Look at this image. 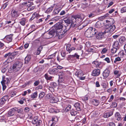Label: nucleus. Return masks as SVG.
<instances>
[{
	"label": "nucleus",
	"instance_id": "nucleus-1",
	"mask_svg": "<svg viewBox=\"0 0 126 126\" xmlns=\"http://www.w3.org/2000/svg\"><path fill=\"white\" fill-rule=\"evenodd\" d=\"M104 25L105 31L103 32V36L107 39L110 32H112L115 29V26L111 25L114 23V19L111 18H109L107 19H104Z\"/></svg>",
	"mask_w": 126,
	"mask_h": 126
},
{
	"label": "nucleus",
	"instance_id": "nucleus-2",
	"mask_svg": "<svg viewBox=\"0 0 126 126\" xmlns=\"http://www.w3.org/2000/svg\"><path fill=\"white\" fill-rule=\"evenodd\" d=\"M97 32V31L95 29L91 27L86 31L85 33V35L86 37L90 38L93 37Z\"/></svg>",
	"mask_w": 126,
	"mask_h": 126
},
{
	"label": "nucleus",
	"instance_id": "nucleus-3",
	"mask_svg": "<svg viewBox=\"0 0 126 126\" xmlns=\"http://www.w3.org/2000/svg\"><path fill=\"white\" fill-rule=\"evenodd\" d=\"M18 53L17 51H14L12 53L9 52L6 54L4 56V57L6 58L8 57V58L5 62L7 63H10L15 58V56L18 54Z\"/></svg>",
	"mask_w": 126,
	"mask_h": 126
},
{
	"label": "nucleus",
	"instance_id": "nucleus-4",
	"mask_svg": "<svg viewBox=\"0 0 126 126\" xmlns=\"http://www.w3.org/2000/svg\"><path fill=\"white\" fill-rule=\"evenodd\" d=\"M22 65V63H13L11 65L8 71L10 73L17 72L21 68Z\"/></svg>",
	"mask_w": 126,
	"mask_h": 126
},
{
	"label": "nucleus",
	"instance_id": "nucleus-5",
	"mask_svg": "<svg viewBox=\"0 0 126 126\" xmlns=\"http://www.w3.org/2000/svg\"><path fill=\"white\" fill-rule=\"evenodd\" d=\"M33 4L32 2H25L20 4V6L22 7H28V10H33L35 8V6H32Z\"/></svg>",
	"mask_w": 126,
	"mask_h": 126
},
{
	"label": "nucleus",
	"instance_id": "nucleus-6",
	"mask_svg": "<svg viewBox=\"0 0 126 126\" xmlns=\"http://www.w3.org/2000/svg\"><path fill=\"white\" fill-rule=\"evenodd\" d=\"M5 77L3 76L2 77V80L1 82V83L3 89L4 90L5 89L6 86L5 84H7L9 82V79L8 78H5Z\"/></svg>",
	"mask_w": 126,
	"mask_h": 126
},
{
	"label": "nucleus",
	"instance_id": "nucleus-7",
	"mask_svg": "<svg viewBox=\"0 0 126 126\" xmlns=\"http://www.w3.org/2000/svg\"><path fill=\"white\" fill-rule=\"evenodd\" d=\"M54 27L57 32L59 33L62 30L63 27V26L61 24L59 23H57L54 25Z\"/></svg>",
	"mask_w": 126,
	"mask_h": 126
},
{
	"label": "nucleus",
	"instance_id": "nucleus-8",
	"mask_svg": "<svg viewBox=\"0 0 126 126\" xmlns=\"http://www.w3.org/2000/svg\"><path fill=\"white\" fill-rule=\"evenodd\" d=\"M8 98V95L3 96L0 99V106H1L4 104Z\"/></svg>",
	"mask_w": 126,
	"mask_h": 126
},
{
	"label": "nucleus",
	"instance_id": "nucleus-9",
	"mask_svg": "<svg viewBox=\"0 0 126 126\" xmlns=\"http://www.w3.org/2000/svg\"><path fill=\"white\" fill-rule=\"evenodd\" d=\"M13 35V34L7 35L5 37L4 40L7 43H9L12 41Z\"/></svg>",
	"mask_w": 126,
	"mask_h": 126
},
{
	"label": "nucleus",
	"instance_id": "nucleus-10",
	"mask_svg": "<svg viewBox=\"0 0 126 126\" xmlns=\"http://www.w3.org/2000/svg\"><path fill=\"white\" fill-rule=\"evenodd\" d=\"M76 48L74 47H71V45L70 44H67L66 45V50L69 53L72 50H74Z\"/></svg>",
	"mask_w": 126,
	"mask_h": 126
},
{
	"label": "nucleus",
	"instance_id": "nucleus-11",
	"mask_svg": "<svg viewBox=\"0 0 126 126\" xmlns=\"http://www.w3.org/2000/svg\"><path fill=\"white\" fill-rule=\"evenodd\" d=\"M11 15L12 17L14 18H16L18 17L19 16L17 12L14 10H13L12 11Z\"/></svg>",
	"mask_w": 126,
	"mask_h": 126
},
{
	"label": "nucleus",
	"instance_id": "nucleus-12",
	"mask_svg": "<svg viewBox=\"0 0 126 126\" xmlns=\"http://www.w3.org/2000/svg\"><path fill=\"white\" fill-rule=\"evenodd\" d=\"M100 73V71L99 69H95L92 72V75L94 76H98Z\"/></svg>",
	"mask_w": 126,
	"mask_h": 126
},
{
	"label": "nucleus",
	"instance_id": "nucleus-13",
	"mask_svg": "<svg viewBox=\"0 0 126 126\" xmlns=\"http://www.w3.org/2000/svg\"><path fill=\"white\" fill-rule=\"evenodd\" d=\"M95 27L97 28H100L102 27V20H99L96 23L95 25Z\"/></svg>",
	"mask_w": 126,
	"mask_h": 126
},
{
	"label": "nucleus",
	"instance_id": "nucleus-14",
	"mask_svg": "<svg viewBox=\"0 0 126 126\" xmlns=\"http://www.w3.org/2000/svg\"><path fill=\"white\" fill-rule=\"evenodd\" d=\"M58 71V70L56 68L54 69H49L48 71L49 73L51 74H56Z\"/></svg>",
	"mask_w": 126,
	"mask_h": 126
},
{
	"label": "nucleus",
	"instance_id": "nucleus-15",
	"mask_svg": "<svg viewBox=\"0 0 126 126\" xmlns=\"http://www.w3.org/2000/svg\"><path fill=\"white\" fill-rule=\"evenodd\" d=\"M110 73V70L108 69H106L104 71L103 76L104 78H106L109 76Z\"/></svg>",
	"mask_w": 126,
	"mask_h": 126
},
{
	"label": "nucleus",
	"instance_id": "nucleus-16",
	"mask_svg": "<svg viewBox=\"0 0 126 126\" xmlns=\"http://www.w3.org/2000/svg\"><path fill=\"white\" fill-rule=\"evenodd\" d=\"M113 73L114 75H116V78H119L122 74L120 71L117 70L116 69L114 70Z\"/></svg>",
	"mask_w": 126,
	"mask_h": 126
},
{
	"label": "nucleus",
	"instance_id": "nucleus-17",
	"mask_svg": "<svg viewBox=\"0 0 126 126\" xmlns=\"http://www.w3.org/2000/svg\"><path fill=\"white\" fill-rule=\"evenodd\" d=\"M115 118L118 121H121L122 119L120 113L117 112L115 114Z\"/></svg>",
	"mask_w": 126,
	"mask_h": 126
},
{
	"label": "nucleus",
	"instance_id": "nucleus-18",
	"mask_svg": "<svg viewBox=\"0 0 126 126\" xmlns=\"http://www.w3.org/2000/svg\"><path fill=\"white\" fill-rule=\"evenodd\" d=\"M58 100V99L56 97H52L50 98V102L51 103H56Z\"/></svg>",
	"mask_w": 126,
	"mask_h": 126
},
{
	"label": "nucleus",
	"instance_id": "nucleus-19",
	"mask_svg": "<svg viewBox=\"0 0 126 126\" xmlns=\"http://www.w3.org/2000/svg\"><path fill=\"white\" fill-rule=\"evenodd\" d=\"M74 106L77 110L80 111L81 110V105L80 103H76L75 104Z\"/></svg>",
	"mask_w": 126,
	"mask_h": 126
},
{
	"label": "nucleus",
	"instance_id": "nucleus-20",
	"mask_svg": "<svg viewBox=\"0 0 126 126\" xmlns=\"http://www.w3.org/2000/svg\"><path fill=\"white\" fill-rule=\"evenodd\" d=\"M15 113L14 108L11 109L9 111L8 114L9 116H11L14 115Z\"/></svg>",
	"mask_w": 126,
	"mask_h": 126
},
{
	"label": "nucleus",
	"instance_id": "nucleus-21",
	"mask_svg": "<svg viewBox=\"0 0 126 126\" xmlns=\"http://www.w3.org/2000/svg\"><path fill=\"white\" fill-rule=\"evenodd\" d=\"M125 50L121 51L118 54V55H122V56L126 55V44L124 46Z\"/></svg>",
	"mask_w": 126,
	"mask_h": 126
},
{
	"label": "nucleus",
	"instance_id": "nucleus-22",
	"mask_svg": "<svg viewBox=\"0 0 126 126\" xmlns=\"http://www.w3.org/2000/svg\"><path fill=\"white\" fill-rule=\"evenodd\" d=\"M120 47V46L119 45V43L118 41H115L113 45V47L117 48L118 49Z\"/></svg>",
	"mask_w": 126,
	"mask_h": 126
},
{
	"label": "nucleus",
	"instance_id": "nucleus-23",
	"mask_svg": "<svg viewBox=\"0 0 126 126\" xmlns=\"http://www.w3.org/2000/svg\"><path fill=\"white\" fill-rule=\"evenodd\" d=\"M14 108L15 112H16L19 113L21 114L22 113L23 111V110L22 108Z\"/></svg>",
	"mask_w": 126,
	"mask_h": 126
},
{
	"label": "nucleus",
	"instance_id": "nucleus-24",
	"mask_svg": "<svg viewBox=\"0 0 126 126\" xmlns=\"http://www.w3.org/2000/svg\"><path fill=\"white\" fill-rule=\"evenodd\" d=\"M96 37L99 40H101L102 37V32H99L98 33L96 36Z\"/></svg>",
	"mask_w": 126,
	"mask_h": 126
},
{
	"label": "nucleus",
	"instance_id": "nucleus-25",
	"mask_svg": "<svg viewBox=\"0 0 126 126\" xmlns=\"http://www.w3.org/2000/svg\"><path fill=\"white\" fill-rule=\"evenodd\" d=\"M113 114L112 112H109L105 113L104 115V118H108L111 116Z\"/></svg>",
	"mask_w": 126,
	"mask_h": 126
},
{
	"label": "nucleus",
	"instance_id": "nucleus-26",
	"mask_svg": "<svg viewBox=\"0 0 126 126\" xmlns=\"http://www.w3.org/2000/svg\"><path fill=\"white\" fill-rule=\"evenodd\" d=\"M43 47L42 46H40L37 48V51L36 52V54L38 55L40 54L41 52L43 49Z\"/></svg>",
	"mask_w": 126,
	"mask_h": 126
},
{
	"label": "nucleus",
	"instance_id": "nucleus-27",
	"mask_svg": "<svg viewBox=\"0 0 126 126\" xmlns=\"http://www.w3.org/2000/svg\"><path fill=\"white\" fill-rule=\"evenodd\" d=\"M39 121L38 118L37 116L35 117L32 120V123L33 124H35V123Z\"/></svg>",
	"mask_w": 126,
	"mask_h": 126
},
{
	"label": "nucleus",
	"instance_id": "nucleus-28",
	"mask_svg": "<svg viewBox=\"0 0 126 126\" xmlns=\"http://www.w3.org/2000/svg\"><path fill=\"white\" fill-rule=\"evenodd\" d=\"M31 56L30 55L27 56L25 59V63H28L29 62L31 59Z\"/></svg>",
	"mask_w": 126,
	"mask_h": 126
},
{
	"label": "nucleus",
	"instance_id": "nucleus-29",
	"mask_svg": "<svg viewBox=\"0 0 126 126\" xmlns=\"http://www.w3.org/2000/svg\"><path fill=\"white\" fill-rule=\"evenodd\" d=\"M65 28L64 30L63 31L65 32L67 31H68L71 28L70 26L69 25H68V24L64 26Z\"/></svg>",
	"mask_w": 126,
	"mask_h": 126
},
{
	"label": "nucleus",
	"instance_id": "nucleus-30",
	"mask_svg": "<svg viewBox=\"0 0 126 126\" xmlns=\"http://www.w3.org/2000/svg\"><path fill=\"white\" fill-rule=\"evenodd\" d=\"M126 40V39L125 37L122 36L120 38L119 41L120 43H123Z\"/></svg>",
	"mask_w": 126,
	"mask_h": 126
},
{
	"label": "nucleus",
	"instance_id": "nucleus-31",
	"mask_svg": "<svg viewBox=\"0 0 126 126\" xmlns=\"http://www.w3.org/2000/svg\"><path fill=\"white\" fill-rule=\"evenodd\" d=\"M26 19L25 18H23L21 19V21L20 22V24L22 26H24L25 24Z\"/></svg>",
	"mask_w": 126,
	"mask_h": 126
},
{
	"label": "nucleus",
	"instance_id": "nucleus-32",
	"mask_svg": "<svg viewBox=\"0 0 126 126\" xmlns=\"http://www.w3.org/2000/svg\"><path fill=\"white\" fill-rule=\"evenodd\" d=\"M39 15L38 14H37L35 12L33 14L32 16L30 18V20L31 21L32 20L34 19L35 17H37L39 16Z\"/></svg>",
	"mask_w": 126,
	"mask_h": 126
},
{
	"label": "nucleus",
	"instance_id": "nucleus-33",
	"mask_svg": "<svg viewBox=\"0 0 126 126\" xmlns=\"http://www.w3.org/2000/svg\"><path fill=\"white\" fill-rule=\"evenodd\" d=\"M37 93V91L33 93L31 95V98H36L38 95Z\"/></svg>",
	"mask_w": 126,
	"mask_h": 126
},
{
	"label": "nucleus",
	"instance_id": "nucleus-34",
	"mask_svg": "<svg viewBox=\"0 0 126 126\" xmlns=\"http://www.w3.org/2000/svg\"><path fill=\"white\" fill-rule=\"evenodd\" d=\"M92 103L93 104L96 106L98 105L99 104L98 101L96 100H93Z\"/></svg>",
	"mask_w": 126,
	"mask_h": 126
},
{
	"label": "nucleus",
	"instance_id": "nucleus-35",
	"mask_svg": "<svg viewBox=\"0 0 126 126\" xmlns=\"http://www.w3.org/2000/svg\"><path fill=\"white\" fill-rule=\"evenodd\" d=\"M6 24H9L10 23H11V24L12 25H13L15 23V20H11V21H7L6 22Z\"/></svg>",
	"mask_w": 126,
	"mask_h": 126
},
{
	"label": "nucleus",
	"instance_id": "nucleus-36",
	"mask_svg": "<svg viewBox=\"0 0 126 126\" xmlns=\"http://www.w3.org/2000/svg\"><path fill=\"white\" fill-rule=\"evenodd\" d=\"M53 8V7L52 6L48 8L46 11V12L48 14L51 12Z\"/></svg>",
	"mask_w": 126,
	"mask_h": 126
},
{
	"label": "nucleus",
	"instance_id": "nucleus-37",
	"mask_svg": "<svg viewBox=\"0 0 126 126\" xmlns=\"http://www.w3.org/2000/svg\"><path fill=\"white\" fill-rule=\"evenodd\" d=\"M71 109V106L70 105H68L66 108L64 110L65 111L67 112L70 110Z\"/></svg>",
	"mask_w": 126,
	"mask_h": 126
},
{
	"label": "nucleus",
	"instance_id": "nucleus-38",
	"mask_svg": "<svg viewBox=\"0 0 126 126\" xmlns=\"http://www.w3.org/2000/svg\"><path fill=\"white\" fill-rule=\"evenodd\" d=\"M70 113L72 115L75 116L77 114V112L76 111H74V110H71Z\"/></svg>",
	"mask_w": 126,
	"mask_h": 126
},
{
	"label": "nucleus",
	"instance_id": "nucleus-39",
	"mask_svg": "<svg viewBox=\"0 0 126 126\" xmlns=\"http://www.w3.org/2000/svg\"><path fill=\"white\" fill-rule=\"evenodd\" d=\"M79 55H78L76 53L74 55H70L69 56V57L70 58L75 57L77 59H79Z\"/></svg>",
	"mask_w": 126,
	"mask_h": 126
},
{
	"label": "nucleus",
	"instance_id": "nucleus-40",
	"mask_svg": "<svg viewBox=\"0 0 126 126\" xmlns=\"http://www.w3.org/2000/svg\"><path fill=\"white\" fill-rule=\"evenodd\" d=\"M77 76L78 77H80L83 75L82 72L81 71H79L77 73Z\"/></svg>",
	"mask_w": 126,
	"mask_h": 126
},
{
	"label": "nucleus",
	"instance_id": "nucleus-41",
	"mask_svg": "<svg viewBox=\"0 0 126 126\" xmlns=\"http://www.w3.org/2000/svg\"><path fill=\"white\" fill-rule=\"evenodd\" d=\"M45 79L47 80H50L52 78V77L50 76H48V75L47 74H46L45 75Z\"/></svg>",
	"mask_w": 126,
	"mask_h": 126
},
{
	"label": "nucleus",
	"instance_id": "nucleus-42",
	"mask_svg": "<svg viewBox=\"0 0 126 126\" xmlns=\"http://www.w3.org/2000/svg\"><path fill=\"white\" fill-rule=\"evenodd\" d=\"M118 49H117V48L113 47V48L111 49V52L113 53H115L116 52Z\"/></svg>",
	"mask_w": 126,
	"mask_h": 126
},
{
	"label": "nucleus",
	"instance_id": "nucleus-43",
	"mask_svg": "<svg viewBox=\"0 0 126 126\" xmlns=\"http://www.w3.org/2000/svg\"><path fill=\"white\" fill-rule=\"evenodd\" d=\"M45 93L43 92H41L39 94V97L40 98H41L43 97L45 95Z\"/></svg>",
	"mask_w": 126,
	"mask_h": 126
},
{
	"label": "nucleus",
	"instance_id": "nucleus-44",
	"mask_svg": "<svg viewBox=\"0 0 126 126\" xmlns=\"http://www.w3.org/2000/svg\"><path fill=\"white\" fill-rule=\"evenodd\" d=\"M60 9H54V13L55 14H57L60 11Z\"/></svg>",
	"mask_w": 126,
	"mask_h": 126
},
{
	"label": "nucleus",
	"instance_id": "nucleus-45",
	"mask_svg": "<svg viewBox=\"0 0 126 126\" xmlns=\"http://www.w3.org/2000/svg\"><path fill=\"white\" fill-rule=\"evenodd\" d=\"M64 21L65 23L68 25L70 24L71 23V20H70L69 19L67 18L66 19H65Z\"/></svg>",
	"mask_w": 126,
	"mask_h": 126
},
{
	"label": "nucleus",
	"instance_id": "nucleus-46",
	"mask_svg": "<svg viewBox=\"0 0 126 126\" xmlns=\"http://www.w3.org/2000/svg\"><path fill=\"white\" fill-rule=\"evenodd\" d=\"M121 13H123L126 12V6H125L122 8L121 10Z\"/></svg>",
	"mask_w": 126,
	"mask_h": 126
},
{
	"label": "nucleus",
	"instance_id": "nucleus-47",
	"mask_svg": "<svg viewBox=\"0 0 126 126\" xmlns=\"http://www.w3.org/2000/svg\"><path fill=\"white\" fill-rule=\"evenodd\" d=\"M42 121L40 120H39L36 123V126H40L41 124Z\"/></svg>",
	"mask_w": 126,
	"mask_h": 126
},
{
	"label": "nucleus",
	"instance_id": "nucleus-48",
	"mask_svg": "<svg viewBox=\"0 0 126 126\" xmlns=\"http://www.w3.org/2000/svg\"><path fill=\"white\" fill-rule=\"evenodd\" d=\"M40 82L39 80H38L36 81L34 83V85L35 86H36L38 85V84L40 83Z\"/></svg>",
	"mask_w": 126,
	"mask_h": 126
},
{
	"label": "nucleus",
	"instance_id": "nucleus-49",
	"mask_svg": "<svg viewBox=\"0 0 126 126\" xmlns=\"http://www.w3.org/2000/svg\"><path fill=\"white\" fill-rule=\"evenodd\" d=\"M88 99V95H86L84 97H82V99L84 101Z\"/></svg>",
	"mask_w": 126,
	"mask_h": 126
},
{
	"label": "nucleus",
	"instance_id": "nucleus-50",
	"mask_svg": "<svg viewBox=\"0 0 126 126\" xmlns=\"http://www.w3.org/2000/svg\"><path fill=\"white\" fill-rule=\"evenodd\" d=\"M76 19L74 18L72 20H71V24H76Z\"/></svg>",
	"mask_w": 126,
	"mask_h": 126
},
{
	"label": "nucleus",
	"instance_id": "nucleus-51",
	"mask_svg": "<svg viewBox=\"0 0 126 126\" xmlns=\"http://www.w3.org/2000/svg\"><path fill=\"white\" fill-rule=\"evenodd\" d=\"M61 54L62 56L63 57H64L66 54V53L64 51L61 52Z\"/></svg>",
	"mask_w": 126,
	"mask_h": 126
},
{
	"label": "nucleus",
	"instance_id": "nucleus-52",
	"mask_svg": "<svg viewBox=\"0 0 126 126\" xmlns=\"http://www.w3.org/2000/svg\"><path fill=\"white\" fill-rule=\"evenodd\" d=\"M30 110V108L28 107H26L24 109V110L25 111L26 113L28 112Z\"/></svg>",
	"mask_w": 126,
	"mask_h": 126
},
{
	"label": "nucleus",
	"instance_id": "nucleus-53",
	"mask_svg": "<svg viewBox=\"0 0 126 126\" xmlns=\"http://www.w3.org/2000/svg\"><path fill=\"white\" fill-rule=\"evenodd\" d=\"M117 103L115 102H113L112 104V107L114 108L116 107L117 106Z\"/></svg>",
	"mask_w": 126,
	"mask_h": 126
},
{
	"label": "nucleus",
	"instance_id": "nucleus-54",
	"mask_svg": "<svg viewBox=\"0 0 126 126\" xmlns=\"http://www.w3.org/2000/svg\"><path fill=\"white\" fill-rule=\"evenodd\" d=\"M121 60V59L120 58L118 57L116 58L115 60L114 61V63H116L117 61H119Z\"/></svg>",
	"mask_w": 126,
	"mask_h": 126
},
{
	"label": "nucleus",
	"instance_id": "nucleus-55",
	"mask_svg": "<svg viewBox=\"0 0 126 126\" xmlns=\"http://www.w3.org/2000/svg\"><path fill=\"white\" fill-rule=\"evenodd\" d=\"M88 17L89 18H92L94 16V15L93 14L91 13L88 15Z\"/></svg>",
	"mask_w": 126,
	"mask_h": 126
},
{
	"label": "nucleus",
	"instance_id": "nucleus-56",
	"mask_svg": "<svg viewBox=\"0 0 126 126\" xmlns=\"http://www.w3.org/2000/svg\"><path fill=\"white\" fill-rule=\"evenodd\" d=\"M108 126H115V124L113 122H110L109 123Z\"/></svg>",
	"mask_w": 126,
	"mask_h": 126
},
{
	"label": "nucleus",
	"instance_id": "nucleus-57",
	"mask_svg": "<svg viewBox=\"0 0 126 126\" xmlns=\"http://www.w3.org/2000/svg\"><path fill=\"white\" fill-rule=\"evenodd\" d=\"M57 60L59 62H60L61 60L63 59H61L60 56L59 55H58L57 57Z\"/></svg>",
	"mask_w": 126,
	"mask_h": 126
},
{
	"label": "nucleus",
	"instance_id": "nucleus-58",
	"mask_svg": "<svg viewBox=\"0 0 126 126\" xmlns=\"http://www.w3.org/2000/svg\"><path fill=\"white\" fill-rule=\"evenodd\" d=\"M66 13V12H65V11L63 10L61 12L60 15L61 16L63 15H65Z\"/></svg>",
	"mask_w": 126,
	"mask_h": 126
},
{
	"label": "nucleus",
	"instance_id": "nucleus-59",
	"mask_svg": "<svg viewBox=\"0 0 126 126\" xmlns=\"http://www.w3.org/2000/svg\"><path fill=\"white\" fill-rule=\"evenodd\" d=\"M24 98H22L21 100L19 101L18 102L21 104H23L24 103V101L23 100H24Z\"/></svg>",
	"mask_w": 126,
	"mask_h": 126
},
{
	"label": "nucleus",
	"instance_id": "nucleus-60",
	"mask_svg": "<svg viewBox=\"0 0 126 126\" xmlns=\"http://www.w3.org/2000/svg\"><path fill=\"white\" fill-rule=\"evenodd\" d=\"M83 25L82 24L79 25L78 28V29L79 30H81L83 28Z\"/></svg>",
	"mask_w": 126,
	"mask_h": 126
},
{
	"label": "nucleus",
	"instance_id": "nucleus-61",
	"mask_svg": "<svg viewBox=\"0 0 126 126\" xmlns=\"http://www.w3.org/2000/svg\"><path fill=\"white\" fill-rule=\"evenodd\" d=\"M8 4V2H6V3L3 4L2 6V7L3 8L5 9L7 6Z\"/></svg>",
	"mask_w": 126,
	"mask_h": 126
},
{
	"label": "nucleus",
	"instance_id": "nucleus-62",
	"mask_svg": "<svg viewBox=\"0 0 126 126\" xmlns=\"http://www.w3.org/2000/svg\"><path fill=\"white\" fill-rule=\"evenodd\" d=\"M43 0H36L35 2L39 4L42 2Z\"/></svg>",
	"mask_w": 126,
	"mask_h": 126
},
{
	"label": "nucleus",
	"instance_id": "nucleus-63",
	"mask_svg": "<svg viewBox=\"0 0 126 126\" xmlns=\"http://www.w3.org/2000/svg\"><path fill=\"white\" fill-rule=\"evenodd\" d=\"M54 33L53 31H50L48 32V34L49 35H50L52 36L54 35Z\"/></svg>",
	"mask_w": 126,
	"mask_h": 126
},
{
	"label": "nucleus",
	"instance_id": "nucleus-64",
	"mask_svg": "<svg viewBox=\"0 0 126 126\" xmlns=\"http://www.w3.org/2000/svg\"><path fill=\"white\" fill-rule=\"evenodd\" d=\"M86 45L87 47H90L91 46V43L90 42H87L86 43Z\"/></svg>",
	"mask_w": 126,
	"mask_h": 126
}]
</instances>
